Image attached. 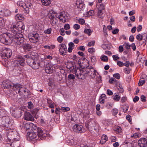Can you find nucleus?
Listing matches in <instances>:
<instances>
[{
    "label": "nucleus",
    "mask_w": 147,
    "mask_h": 147,
    "mask_svg": "<svg viewBox=\"0 0 147 147\" xmlns=\"http://www.w3.org/2000/svg\"><path fill=\"white\" fill-rule=\"evenodd\" d=\"M22 36L21 34L13 36L10 33H5L0 36V41L5 45L9 44L13 42L16 43V45L22 46L24 41V38Z\"/></svg>",
    "instance_id": "1"
},
{
    "label": "nucleus",
    "mask_w": 147,
    "mask_h": 147,
    "mask_svg": "<svg viewBox=\"0 0 147 147\" xmlns=\"http://www.w3.org/2000/svg\"><path fill=\"white\" fill-rule=\"evenodd\" d=\"M32 125V128L31 129L33 131L28 132L27 134V135L30 140H37L39 137L41 138L45 136L44 132L41 128L35 126L32 123L30 124V125Z\"/></svg>",
    "instance_id": "2"
},
{
    "label": "nucleus",
    "mask_w": 147,
    "mask_h": 147,
    "mask_svg": "<svg viewBox=\"0 0 147 147\" xmlns=\"http://www.w3.org/2000/svg\"><path fill=\"white\" fill-rule=\"evenodd\" d=\"M7 140L10 142L14 141H18L20 138V135L15 129L11 128L6 129Z\"/></svg>",
    "instance_id": "3"
},
{
    "label": "nucleus",
    "mask_w": 147,
    "mask_h": 147,
    "mask_svg": "<svg viewBox=\"0 0 147 147\" xmlns=\"http://www.w3.org/2000/svg\"><path fill=\"white\" fill-rule=\"evenodd\" d=\"M24 57L26 58V62L28 65L31 66L34 69H38L40 66V63H38L35 59L32 58V57L28 55H24Z\"/></svg>",
    "instance_id": "4"
},
{
    "label": "nucleus",
    "mask_w": 147,
    "mask_h": 147,
    "mask_svg": "<svg viewBox=\"0 0 147 147\" xmlns=\"http://www.w3.org/2000/svg\"><path fill=\"white\" fill-rule=\"evenodd\" d=\"M39 36L38 34L35 32H30L28 35L30 41L33 43H36L39 41Z\"/></svg>",
    "instance_id": "5"
},
{
    "label": "nucleus",
    "mask_w": 147,
    "mask_h": 147,
    "mask_svg": "<svg viewBox=\"0 0 147 147\" xmlns=\"http://www.w3.org/2000/svg\"><path fill=\"white\" fill-rule=\"evenodd\" d=\"M1 123L2 125L6 127V129H9V127L11 125L10 119L8 117H3L1 119Z\"/></svg>",
    "instance_id": "6"
},
{
    "label": "nucleus",
    "mask_w": 147,
    "mask_h": 147,
    "mask_svg": "<svg viewBox=\"0 0 147 147\" xmlns=\"http://www.w3.org/2000/svg\"><path fill=\"white\" fill-rule=\"evenodd\" d=\"M75 74L79 79L84 80L87 77V74L84 72V70L78 69L75 71Z\"/></svg>",
    "instance_id": "7"
},
{
    "label": "nucleus",
    "mask_w": 147,
    "mask_h": 147,
    "mask_svg": "<svg viewBox=\"0 0 147 147\" xmlns=\"http://www.w3.org/2000/svg\"><path fill=\"white\" fill-rule=\"evenodd\" d=\"M1 54L2 58L4 59H7L11 56L12 53L11 49L6 48L3 50Z\"/></svg>",
    "instance_id": "8"
},
{
    "label": "nucleus",
    "mask_w": 147,
    "mask_h": 147,
    "mask_svg": "<svg viewBox=\"0 0 147 147\" xmlns=\"http://www.w3.org/2000/svg\"><path fill=\"white\" fill-rule=\"evenodd\" d=\"M59 47L60 54L62 55H65L67 50L66 45L63 43L60 44L59 45Z\"/></svg>",
    "instance_id": "9"
},
{
    "label": "nucleus",
    "mask_w": 147,
    "mask_h": 147,
    "mask_svg": "<svg viewBox=\"0 0 147 147\" xmlns=\"http://www.w3.org/2000/svg\"><path fill=\"white\" fill-rule=\"evenodd\" d=\"M138 145L140 147H147V139L145 138H142L138 141Z\"/></svg>",
    "instance_id": "10"
},
{
    "label": "nucleus",
    "mask_w": 147,
    "mask_h": 147,
    "mask_svg": "<svg viewBox=\"0 0 147 147\" xmlns=\"http://www.w3.org/2000/svg\"><path fill=\"white\" fill-rule=\"evenodd\" d=\"M11 34L13 36L20 34L16 24H14L11 25Z\"/></svg>",
    "instance_id": "11"
},
{
    "label": "nucleus",
    "mask_w": 147,
    "mask_h": 147,
    "mask_svg": "<svg viewBox=\"0 0 147 147\" xmlns=\"http://www.w3.org/2000/svg\"><path fill=\"white\" fill-rule=\"evenodd\" d=\"M82 126L81 125L76 124L73 126L72 129L76 133H81L82 132Z\"/></svg>",
    "instance_id": "12"
},
{
    "label": "nucleus",
    "mask_w": 147,
    "mask_h": 147,
    "mask_svg": "<svg viewBox=\"0 0 147 147\" xmlns=\"http://www.w3.org/2000/svg\"><path fill=\"white\" fill-rule=\"evenodd\" d=\"M15 24L20 34L24 32L25 26L24 24L22 22H17Z\"/></svg>",
    "instance_id": "13"
},
{
    "label": "nucleus",
    "mask_w": 147,
    "mask_h": 147,
    "mask_svg": "<svg viewBox=\"0 0 147 147\" xmlns=\"http://www.w3.org/2000/svg\"><path fill=\"white\" fill-rule=\"evenodd\" d=\"M45 71L47 74L52 73L53 71V67L51 63H48L45 67Z\"/></svg>",
    "instance_id": "14"
},
{
    "label": "nucleus",
    "mask_w": 147,
    "mask_h": 147,
    "mask_svg": "<svg viewBox=\"0 0 147 147\" xmlns=\"http://www.w3.org/2000/svg\"><path fill=\"white\" fill-rule=\"evenodd\" d=\"M2 86L5 88H12V85L11 82L9 80H5L2 83Z\"/></svg>",
    "instance_id": "15"
},
{
    "label": "nucleus",
    "mask_w": 147,
    "mask_h": 147,
    "mask_svg": "<svg viewBox=\"0 0 147 147\" xmlns=\"http://www.w3.org/2000/svg\"><path fill=\"white\" fill-rule=\"evenodd\" d=\"M95 125V123L94 121H87L86 124L87 128L89 129H94L95 130L94 127Z\"/></svg>",
    "instance_id": "16"
},
{
    "label": "nucleus",
    "mask_w": 147,
    "mask_h": 147,
    "mask_svg": "<svg viewBox=\"0 0 147 147\" xmlns=\"http://www.w3.org/2000/svg\"><path fill=\"white\" fill-rule=\"evenodd\" d=\"M24 119L28 121H32L34 120L33 116L29 112H26L24 113Z\"/></svg>",
    "instance_id": "17"
},
{
    "label": "nucleus",
    "mask_w": 147,
    "mask_h": 147,
    "mask_svg": "<svg viewBox=\"0 0 147 147\" xmlns=\"http://www.w3.org/2000/svg\"><path fill=\"white\" fill-rule=\"evenodd\" d=\"M76 5L78 8H80L81 10H83L85 5L83 2L82 0H77L76 1Z\"/></svg>",
    "instance_id": "18"
},
{
    "label": "nucleus",
    "mask_w": 147,
    "mask_h": 147,
    "mask_svg": "<svg viewBox=\"0 0 147 147\" xmlns=\"http://www.w3.org/2000/svg\"><path fill=\"white\" fill-rule=\"evenodd\" d=\"M32 4L29 3H28L26 4L25 3V5L24 7V9L25 10V12L28 13H29V9L32 8Z\"/></svg>",
    "instance_id": "19"
},
{
    "label": "nucleus",
    "mask_w": 147,
    "mask_h": 147,
    "mask_svg": "<svg viewBox=\"0 0 147 147\" xmlns=\"http://www.w3.org/2000/svg\"><path fill=\"white\" fill-rule=\"evenodd\" d=\"M55 16L57 18H59L63 22L65 23L66 22L67 17L65 16V14L62 13V12L60 13L58 16L57 15H56Z\"/></svg>",
    "instance_id": "20"
},
{
    "label": "nucleus",
    "mask_w": 147,
    "mask_h": 147,
    "mask_svg": "<svg viewBox=\"0 0 147 147\" xmlns=\"http://www.w3.org/2000/svg\"><path fill=\"white\" fill-rule=\"evenodd\" d=\"M25 60L26 58H24V55L18 59L17 61V63L21 66H23L24 65V61Z\"/></svg>",
    "instance_id": "21"
},
{
    "label": "nucleus",
    "mask_w": 147,
    "mask_h": 147,
    "mask_svg": "<svg viewBox=\"0 0 147 147\" xmlns=\"http://www.w3.org/2000/svg\"><path fill=\"white\" fill-rule=\"evenodd\" d=\"M20 47H22L23 49L27 51H30L32 48V46L30 44H23Z\"/></svg>",
    "instance_id": "22"
},
{
    "label": "nucleus",
    "mask_w": 147,
    "mask_h": 147,
    "mask_svg": "<svg viewBox=\"0 0 147 147\" xmlns=\"http://www.w3.org/2000/svg\"><path fill=\"white\" fill-rule=\"evenodd\" d=\"M1 13L2 16H7L10 14V12L9 10L7 9H4L0 11Z\"/></svg>",
    "instance_id": "23"
},
{
    "label": "nucleus",
    "mask_w": 147,
    "mask_h": 147,
    "mask_svg": "<svg viewBox=\"0 0 147 147\" xmlns=\"http://www.w3.org/2000/svg\"><path fill=\"white\" fill-rule=\"evenodd\" d=\"M26 55L30 56L32 57V58H33L35 59H37L38 57V53L34 51H32L29 53L28 54Z\"/></svg>",
    "instance_id": "24"
},
{
    "label": "nucleus",
    "mask_w": 147,
    "mask_h": 147,
    "mask_svg": "<svg viewBox=\"0 0 147 147\" xmlns=\"http://www.w3.org/2000/svg\"><path fill=\"white\" fill-rule=\"evenodd\" d=\"M68 45L69 48L67 51L69 52L70 53L72 52L73 50L74 49L75 45L73 42H71L68 44Z\"/></svg>",
    "instance_id": "25"
},
{
    "label": "nucleus",
    "mask_w": 147,
    "mask_h": 147,
    "mask_svg": "<svg viewBox=\"0 0 147 147\" xmlns=\"http://www.w3.org/2000/svg\"><path fill=\"white\" fill-rule=\"evenodd\" d=\"M67 141V143H69V145H74L77 144V142L75 141V139L73 137H71V138H69Z\"/></svg>",
    "instance_id": "26"
},
{
    "label": "nucleus",
    "mask_w": 147,
    "mask_h": 147,
    "mask_svg": "<svg viewBox=\"0 0 147 147\" xmlns=\"http://www.w3.org/2000/svg\"><path fill=\"white\" fill-rule=\"evenodd\" d=\"M55 12L53 11H51L50 13L48 14V16L49 17V18L51 20L53 19V18H55V17H56L55 15H57L56 14L55 15H54L53 14H55Z\"/></svg>",
    "instance_id": "27"
},
{
    "label": "nucleus",
    "mask_w": 147,
    "mask_h": 147,
    "mask_svg": "<svg viewBox=\"0 0 147 147\" xmlns=\"http://www.w3.org/2000/svg\"><path fill=\"white\" fill-rule=\"evenodd\" d=\"M29 92V91L27 89L22 87L20 88V90L18 91V93L21 94L22 93H23V92L26 93L27 92L28 94Z\"/></svg>",
    "instance_id": "28"
},
{
    "label": "nucleus",
    "mask_w": 147,
    "mask_h": 147,
    "mask_svg": "<svg viewBox=\"0 0 147 147\" xmlns=\"http://www.w3.org/2000/svg\"><path fill=\"white\" fill-rule=\"evenodd\" d=\"M41 2L43 5L46 6L49 5L51 3L50 0H41Z\"/></svg>",
    "instance_id": "29"
},
{
    "label": "nucleus",
    "mask_w": 147,
    "mask_h": 147,
    "mask_svg": "<svg viewBox=\"0 0 147 147\" xmlns=\"http://www.w3.org/2000/svg\"><path fill=\"white\" fill-rule=\"evenodd\" d=\"M22 86L18 84H14L13 86H12V87H13L14 90H18V91L20 90V88H21Z\"/></svg>",
    "instance_id": "30"
},
{
    "label": "nucleus",
    "mask_w": 147,
    "mask_h": 147,
    "mask_svg": "<svg viewBox=\"0 0 147 147\" xmlns=\"http://www.w3.org/2000/svg\"><path fill=\"white\" fill-rule=\"evenodd\" d=\"M113 99L114 100L118 101L120 98V97L116 93L114 94L113 96Z\"/></svg>",
    "instance_id": "31"
},
{
    "label": "nucleus",
    "mask_w": 147,
    "mask_h": 147,
    "mask_svg": "<svg viewBox=\"0 0 147 147\" xmlns=\"http://www.w3.org/2000/svg\"><path fill=\"white\" fill-rule=\"evenodd\" d=\"M15 17L16 19L20 20H23L24 19V16L21 14H17L16 16Z\"/></svg>",
    "instance_id": "32"
},
{
    "label": "nucleus",
    "mask_w": 147,
    "mask_h": 147,
    "mask_svg": "<svg viewBox=\"0 0 147 147\" xmlns=\"http://www.w3.org/2000/svg\"><path fill=\"white\" fill-rule=\"evenodd\" d=\"M100 58L102 61L105 62H107L108 59L107 57L104 55H102Z\"/></svg>",
    "instance_id": "33"
},
{
    "label": "nucleus",
    "mask_w": 147,
    "mask_h": 147,
    "mask_svg": "<svg viewBox=\"0 0 147 147\" xmlns=\"http://www.w3.org/2000/svg\"><path fill=\"white\" fill-rule=\"evenodd\" d=\"M98 15L99 18H102L104 16L103 13V11L101 10H98Z\"/></svg>",
    "instance_id": "34"
},
{
    "label": "nucleus",
    "mask_w": 147,
    "mask_h": 147,
    "mask_svg": "<svg viewBox=\"0 0 147 147\" xmlns=\"http://www.w3.org/2000/svg\"><path fill=\"white\" fill-rule=\"evenodd\" d=\"M21 112V111H16V113H14V114H15V115H14V117L16 118H18L20 117L22 115Z\"/></svg>",
    "instance_id": "35"
},
{
    "label": "nucleus",
    "mask_w": 147,
    "mask_h": 147,
    "mask_svg": "<svg viewBox=\"0 0 147 147\" xmlns=\"http://www.w3.org/2000/svg\"><path fill=\"white\" fill-rule=\"evenodd\" d=\"M4 20L2 17H0V28L3 27L4 25Z\"/></svg>",
    "instance_id": "36"
},
{
    "label": "nucleus",
    "mask_w": 147,
    "mask_h": 147,
    "mask_svg": "<svg viewBox=\"0 0 147 147\" xmlns=\"http://www.w3.org/2000/svg\"><path fill=\"white\" fill-rule=\"evenodd\" d=\"M84 32L85 33L88 34V36H90L92 32L91 30L90 29H85Z\"/></svg>",
    "instance_id": "37"
},
{
    "label": "nucleus",
    "mask_w": 147,
    "mask_h": 147,
    "mask_svg": "<svg viewBox=\"0 0 147 147\" xmlns=\"http://www.w3.org/2000/svg\"><path fill=\"white\" fill-rule=\"evenodd\" d=\"M118 89L120 93H122L123 92L124 90L122 86L121 85L119 84V85L117 86Z\"/></svg>",
    "instance_id": "38"
},
{
    "label": "nucleus",
    "mask_w": 147,
    "mask_h": 147,
    "mask_svg": "<svg viewBox=\"0 0 147 147\" xmlns=\"http://www.w3.org/2000/svg\"><path fill=\"white\" fill-rule=\"evenodd\" d=\"M131 70V69L128 67L125 68L124 69V72L127 74H129Z\"/></svg>",
    "instance_id": "39"
},
{
    "label": "nucleus",
    "mask_w": 147,
    "mask_h": 147,
    "mask_svg": "<svg viewBox=\"0 0 147 147\" xmlns=\"http://www.w3.org/2000/svg\"><path fill=\"white\" fill-rule=\"evenodd\" d=\"M52 22H51V24L54 26V25H55L57 22H58V20L56 18H55L54 19H52L51 20Z\"/></svg>",
    "instance_id": "40"
},
{
    "label": "nucleus",
    "mask_w": 147,
    "mask_h": 147,
    "mask_svg": "<svg viewBox=\"0 0 147 147\" xmlns=\"http://www.w3.org/2000/svg\"><path fill=\"white\" fill-rule=\"evenodd\" d=\"M18 5L24 8L25 3L22 1H18L17 3Z\"/></svg>",
    "instance_id": "41"
},
{
    "label": "nucleus",
    "mask_w": 147,
    "mask_h": 147,
    "mask_svg": "<svg viewBox=\"0 0 147 147\" xmlns=\"http://www.w3.org/2000/svg\"><path fill=\"white\" fill-rule=\"evenodd\" d=\"M136 38L138 40L140 41H141L143 39L142 35L138 34L136 36Z\"/></svg>",
    "instance_id": "42"
},
{
    "label": "nucleus",
    "mask_w": 147,
    "mask_h": 147,
    "mask_svg": "<svg viewBox=\"0 0 147 147\" xmlns=\"http://www.w3.org/2000/svg\"><path fill=\"white\" fill-rule=\"evenodd\" d=\"M118 112V110L117 109L115 108L113 109L112 111L113 115L114 116L116 115Z\"/></svg>",
    "instance_id": "43"
},
{
    "label": "nucleus",
    "mask_w": 147,
    "mask_h": 147,
    "mask_svg": "<svg viewBox=\"0 0 147 147\" xmlns=\"http://www.w3.org/2000/svg\"><path fill=\"white\" fill-rule=\"evenodd\" d=\"M28 107L29 109H31L33 107V105L31 102H28Z\"/></svg>",
    "instance_id": "44"
},
{
    "label": "nucleus",
    "mask_w": 147,
    "mask_h": 147,
    "mask_svg": "<svg viewBox=\"0 0 147 147\" xmlns=\"http://www.w3.org/2000/svg\"><path fill=\"white\" fill-rule=\"evenodd\" d=\"M117 80L114 78H110L109 80V82L111 84H113L117 82Z\"/></svg>",
    "instance_id": "45"
},
{
    "label": "nucleus",
    "mask_w": 147,
    "mask_h": 147,
    "mask_svg": "<svg viewBox=\"0 0 147 147\" xmlns=\"http://www.w3.org/2000/svg\"><path fill=\"white\" fill-rule=\"evenodd\" d=\"M61 109L62 111L66 112L69 111L70 110V108L68 107H62L61 108Z\"/></svg>",
    "instance_id": "46"
},
{
    "label": "nucleus",
    "mask_w": 147,
    "mask_h": 147,
    "mask_svg": "<svg viewBox=\"0 0 147 147\" xmlns=\"http://www.w3.org/2000/svg\"><path fill=\"white\" fill-rule=\"evenodd\" d=\"M68 78L69 80H71V79H74L75 78L74 76V75L72 74H69L68 76Z\"/></svg>",
    "instance_id": "47"
},
{
    "label": "nucleus",
    "mask_w": 147,
    "mask_h": 147,
    "mask_svg": "<svg viewBox=\"0 0 147 147\" xmlns=\"http://www.w3.org/2000/svg\"><path fill=\"white\" fill-rule=\"evenodd\" d=\"M80 65V66H81L82 68L83 69L86 68L88 69H89V71H91V69H92V70H94L93 69V67L91 66H89V65H88L87 66H86V67L85 68V67H82V66Z\"/></svg>",
    "instance_id": "48"
},
{
    "label": "nucleus",
    "mask_w": 147,
    "mask_h": 147,
    "mask_svg": "<svg viewBox=\"0 0 147 147\" xmlns=\"http://www.w3.org/2000/svg\"><path fill=\"white\" fill-rule=\"evenodd\" d=\"M96 70H93V73H92L90 75V76L92 78H95L96 76Z\"/></svg>",
    "instance_id": "49"
},
{
    "label": "nucleus",
    "mask_w": 147,
    "mask_h": 147,
    "mask_svg": "<svg viewBox=\"0 0 147 147\" xmlns=\"http://www.w3.org/2000/svg\"><path fill=\"white\" fill-rule=\"evenodd\" d=\"M145 80H140L138 83V85L139 86H142L145 83Z\"/></svg>",
    "instance_id": "50"
},
{
    "label": "nucleus",
    "mask_w": 147,
    "mask_h": 147,
    "mask_svg": "<svg viewBox=\"0 0 147 147\" xmlns=\"http://www.w3.org/2000/svg\"><path fill=\"white\" fill-rule=\"evenodd\" d=\"M88 15L89 16H92L94 15V13L93 10H91L87 12Z\"/></svg>",
    "instance_id": "51"
},
{
    "label": "nucleus",
    "mask_w": 147,
    "mask_h": 147,
    "mask_svg": "<svg viewBox=\"0 0 147 147\" xmlns=\"http://www.w3.org/2000/svg\"><path fill=\"white\" fill-rule=\"evenodd\" d=\"M140 99L142 102H145L146 101V96L144 95H142L141 96Z\"/></svg>",
    "instance_id": "52"
},
{
    "label": "nucleus",
    "mask_w": 147,
    "mask_h": 147,
    "mask_svg": "<svg viewBox=\"0 0 147 147\" xmlns=\"http://www.w3.org/2000/svg\"><path fill=\"white\" fill-rule=\"evenodd\" d=\"M105 9V7L103 4H101L100 6L98 8V10H101L103 11Z\"/></svg>",
    "instance_id": "53"
},
{
    "label": "nucleus",
    "mask_w": 147,
    "mask_h": 147,
    "mask_svg": "<svg viewBox=\"0 0 147 147\" xmlns=\"http://www.w3.org/2000/svg\"><path fill=\"white\" fill-rule=\"evenodd\" d=\"M113 76L118 79H119L120 78V76L119 73H116L114 74L113 75Z\"/></svg>",
    "instance_id": "54"
},
{
    "label": "nucleus",
    "mask_w": 147,
    "mask_h": 147,
    "mask_svg": "<svg viewBox=\"0 0 147 147\" xmlns=\"http://www.w3.org/2000/svg\"><path fill=\"white\" fill-rule=\"evenodd\" d=\"M57 41L59 43L61 42L63 40V38L61 36H59L57 38Z\"/></svg>",
    "instance_id": "55"
},
{
    "label": "nucleus",
    "mask_w": 147,
    "mask_h": 147,
    "mask_svg": "<svg viewBox=\"0 0 147 147\" xmlns=\"http://www.w3.org/2000/svg\"><path fill=\"white\" fill-rule=\"evenodd\" d=\"M117 64L120 67H122L124 65V63H123L122 62L120 61H117Z\"/></svg>",
    "instance_id": "56"
},
{
    "label": "nucleus",
    "mask_w": 147,
    "mask_h": 147,
    "mask_svg": "<svg viewBox=\"0 0 147 147\" xmlns=\"http://www.w3.org/2000/svg\"><path fill=\"white\" fill-rule=\"evenodd\" d=\"M95 41H92L91 42H89L88 44V46L89 47H91L93 46L94 44Z\"/></svg>",
    "instance_id": "57"
},
{
    "label": "nucleus",
    "mask_w": 147,
    "mask_h": 147,
    "mask_svg": "<svg viewBox=\"0 0 147 147\" xmlns=\"http://www.w3.org/2000/svg\"><path fill=\"white\" fill-rule=\"evenodd\" d=\"M78 22L79 23L83 25L85 23V21L83 19H80L78 20Z\"/></svg>",
    "instance_id": "58"
},
{
    "label": "nucleus",
    "mask_w": 147,
    "mask_h": 147,
    "mask_svg": "<svg viewBox=\"0 0 147 147\" xmlns=\"http://www.w3.org/2000/svg\"><path fill=\"white\" fill-rule=\"evenodd\" d=\"M88 52L90 53H94L95 52V49L94 48H89L88 49Z\"/></svg>",
    "instance_id": "59"
},
{
    "label": "nucleus",
    "mask_w": 147,
    "mask_h": 147,
    "mask_svg": "<svg viewBox=\"0 0 147 147\" xmlns=\"http://www.w3.org/2000/svg\"><path fill=\"white\" fill-rule=\"evenodd\" d=\"M51 29L50 28L44 31L45 33L46 34H49L51 32Z\"/></svg>",
    "instance_id": "60"
},
{
    "label": "nucleus",
    "mask_w": 147,
    "mask_h": 147,
    "mask_svg": "<svg viewBox=\"0 0 147 147\" xmlns=\"http://www.w3.org/2000/svg\"><path fill=\"white\" fill-rule=\"evenodd\" d=\"M80 27V26L78 24H75L74 26V28L76 30L79 29Z\"/></svg>",
    "instance_id": "61"
},
{
    "label": "nucleus",
    "mask_w": 147,
    "mask_h": 147,
    "mask_svg": "<svg viewBox=\"0 0 147 147\" xmlns=\"http://www.w3.org/2000/svg\"><path fill=\"white\" fill-rule=\"evenodd\" d=\"M119 29L117 28H116L112 31V33L113 34H116L119 32Z\"/></svg>",
    "instance_id": "62"
},
{
    "label": "nucleus",
    "mask_w": 147,
    "mask_h": 147,
    "mask_svg": "<svg viewBox=\"0 0 147 147\" xmlns=\"http://www.w3.org/2000/svg\"><path fill=\"white\" fill-rule=\"evenodd\" d=\"M64 28L66 30H67L69 29L70 27L69 25L68 24H66L64 26Z\"/></svg>",
    "instance_id": "63"
},
{
    "label": "nucleus",
    "mask_w": 147,
    "mask_h": 147,
    "mask_svg": "<svg viewBox=\"0 0 147 147\" xmlns=\"http://www.w3.org/2000/svg\"><path fill=\"white\" fill-rule=\"evenodd\" d=\"M107 94L109 95H112L113 93L112 91L109 89H108L107 91Z\"/></svg>",
    "instance_id": "64"
}]
</instances>
